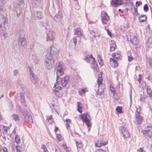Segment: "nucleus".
<instances>
[{"mask_svg": "<svg viewBox=\"0 0 152 152\" xmlns=\"http://www.w3.org/2000/svg\"><path fill=\"white\" fill-rule=\"evenodd\" d=\"M75 34L77 36L74 37L73 39L74 47H80L81 43V37L82 34L81 29L79 28H76L75 30Z\"/></svg>", "mask_w": 152, "mask_h": 152, "instance_id": "obj_1", "label": "nucleus"}, {"mask_svg": "<svg viewBox=\"0 0 152 152\" xmlns=\"http://www.w3.org/2000/svg\"><path fill=\"white\" fill-rule=\"evenodd\" d=\"M54 61L52 56L47 55L45 59L44 64L45 67L49 70H50L53 66Z\"/></svg>", "mask_w": 152, "mask_h": 152, "instance_id": "obj_2", "label": "nucleus"}, {"mask_svg": "<svg viewBox=\"0 0 152 152\" xmlns=\"http://www.w3.org/2000/svg\"><path fill=\"white\" fill-rule=\"evenodd\" d=\"M55 70L56 71V84L58 83V77L64 75V66L60 63H56V64Z\"/></svg>", "mask_w": 152, "mask_h": 152, "instance_id": "obj_3", "label": "nucleus"}, {"mask_svg": "<svg viewBox=\"0 0 152 152\" xmlns=\"http://www.w3.org/2000/svg\"><path fill=\"white\" fill-rule=\"evenodd\" d=\"M29 109L28 108L21 109V112L25 121L31 123L33 122L31 116L28 112Z\"/></svg>", "mask_w": 152, "mask_h": 152, "instance_id": "obj_4", "label": "nucleus"}, {"mask_svg": "<svg viewBox=\"0 0 152 152\" xmlns=\"http://www.w3.org/2000/svg\"><path fill=\"white\" fill-rule=\"evenodd\" d=\"M18 41H14L13 42V45L14 47L15 48L21 47V46L25 47L26 45V41L25 38L22 36L19 35Z\"/></svg>", "mask_w": 152, "mask_h": 152, "instance_id": "obj_5", "label": "nucleus"}, {"mask_svg": "<svg viewBox=\"0 0 152 152\" xmlns=\"http://www.w3.org/2000/svg\"><path fill=\"white\" fill-rule=\"evenodd\" d=\"M41 8L39 7H34L33 11L31 12V16L35 19L40 20L42 18V13L40 10Z\"/></svg>", "mask_w": 152, "mask_h": 152, "instance_id": "obj_6", "label": "nucleus"}, {"mask_svg": "<svg viewBox=\"0 0 152 152\" xmlns=\"http://www.w3.org/2000/svg\"><path fill=\"white\" fill-rule=\"evenodd\" d=\"M137 37V35L130 33L127 37V39L130 41L133 45H135L139 43Z\"/></svg>", "mask_w": 152, "mask_h": 152, "instance_id": "obj_7", "label": "nucleus"}, {"mask_svg": "<svg viewBox=\"0 0 152 152\" xmlns=\"http://www.w3.org/2000/svg\"><path fill=\"white\" fill-rule=\"evenodd\" d=\"M88 116H89V115L87 113H85L80 115L83 122L86 123L88 127H90L91 124L90 120L88 118Z\"/></svg>", "mask_w": 152, "mask_h": 152, "instance_id": "obj_8", "label": "nucleus"}, {"mask_svg": "<svg viewBox=\"0 0 152 152\" xmlns=\"http://www.w3.org/2000/svg\"><path fill=\"white\" fill-rule=\"evenodd\" d=\"M147 128H148L147 130H144L142 132L146 138H150L152 137V127L147 126Z\"/></svg>", "mask_w": 152, "mask_h": 152, "instance_id": "obj_9", "label": "nucleus"}, {"mask_svg": "<svg viewBox=\"0 0 152 152\" xmlns=\"http://www.w3.org/2000/svg\"><path fill=\"white\" fill-rule=\"evenodd\" d=\"M102 21L103 24H107L109 20V17L107 14L105 12H102L101 14Z\"/></svg>", "mask_w": 152, "mask_h": 152, "instance_id": "obj_10", "label": "nucleus"}, {"mask_svg": "<svg viewBox=\"0 0 152 152\" xmlns=\"http://www.w3.org/2000/svg\"><path fill=\"white\" fill-rule=\"evenodd\" d=\"M59 85V84L58 82V84H54V87L56 88L55 90H53V93L58 97H60L62 95V93L59 91V90H61V87L60 86H58L56 88V85Z\"/></svg>", "mask_w": 152, "mask_h": 152, "instance_id": "obj_11", "label": "nucleus"}, {"mask_svg": "<svg viewBox=\"0 0 152 152\" xmlns=\"http://www.w3.org/2000/svg\"><path fill=\"white\" fill-rule=\"evenodd\" d=\"M8 22L7 18L4 15H0V28L4 27L5 24Z\"/></svg>", "mask_w": 152, "mask_h": 152, "instance_id": "obj_12", "label": "nucleus"}, {"mask_svg": "<svg viewBox=\"0 0 152 152\" xmlns=\"http://www.w3.org/2000/svg\"><path fill=\"white\" fill-rule=\"evenodd\" d=\"M29 69L30 78L31 82L34 83H36L38 81V78L37 76L34 74L33 72L31 71V68L29 67Z\"/></svg>", "mask_w": 152, "mask_h": 152, "instance_id": "obj_13", "label": "nucleus"}, {"mask_svg": "<svg viewBox=\"0 0 152 152\" xmlns=\"http://www.w3.org/2000/svg\"><path fill=\"white\" fill-rule=\"evenodd\" d=\"M47 41H51L55 39V33L52 30H49L47 33Z\"/></svg>", "mask_w": 152, "mask_h": 152, "instance_id": "obj_14", "label": "nucleus"}, {"mask_svg": "<svg viewBox=\"0 0 152 152\" xmlns=\"http://www.w3.org/2000/svg\"><path fill=\"white\" fill-rule=\"evenodd\" d=\"M69 79V76H65L63 79L61 78H59L58 79H60L61 81V84L63 87H65L66 86L68 83Z\"/></svg>", "mask_w": 152, "mask_h": 152, "instance_id": "obj_15", "label": "nucleus"}, {"mask_svg": "<svg viewBox=\"0 0 152 152\" xmlns=\"http://www.w3.org/2000/svg\"><path fill=\"white\" fill-rule=\"evenodd\" d=\"M102 86L103 85L100 86V87H99L98 86L97 87L95 86V90L97 94L101 95L103 94L104 88Z\"/></svg>", "mask_w": 152, "mask_h": 152, "instance_id": "obj_16", "label": "nucleus"}, {"mask_svg": "<svg viewBox=\"0 0 152 152\" xmlns=\"http://www.w3.org/2000/svg\"><path fill=\"white\" fill-rule=\"evenodd\" d=\"M123 3V0H111L110 1L111 5L115 7L122 4Z\"/></svg>", "mask_w": 152, "mask_h": 152, "instance_id": "obj_17", "label": "nucleus"}, {"mask_svg": "<svg viewBox=\"0 0 152 152\" xmlns=\"http://www.w3.org/2000/svg\"><path fill=\"white\" fill-rule=\"evenodd\" d=\"M123 136L124 137H128L129 136V133L127 129L124 126H123L121 129Z\"/></svg>", "mask_w": 152, "mask_h": 152, "instance_id": "obj_18", "label": "nucleus"}, {"mask_svg": "<svg viewBox=\"0 0 152 152\" xmlns=\"http://www.w3.org/2000/svg\"><path fill=\"white\" fill-rule=\"evenodd\" d=\"M63 17L62 12L59 11L54 17V19L56 22L60 21L61 20Z\"/></svg>", "mask_w": 152, "mask_h": 152, "instance_id": "obj_19", "label": "nucleus"}, {"mask_svg": "<svg viewBox=\"0 0 152 152\" xmlns=\"http://www.w3.org/2000/svg\"><path fill=\"white\" fill-rule=\"evenodd\" d=\"M48 50L50 51V53L47 55H50L51 56L57 55L59 52L57 48H48Z\"/></svg>", "mask_w": 152, "mask_h": 152, "instance_id": "obj_20", "label": "nucleus"}, {"mask_svg": "<svg viewBox=\"0 0 152 152\" xmlns=\"http://www.w3.org/2000/svg\"><path fill=\"white\" fill-rule=\"evenodd\" d=\"M107 142H105L102 140H98L97 142L95 143V146L96 147H101L105 145Z\"/></svg>", "mask_w": 152, "mask_h": 152, "instance_id": "obj_21", "label": "nucleus"}, {"mask_svg": "<svg viewBox=\"0 0 152 152\" xmlns=\"http://www.w3.org/2000/svg\"><path fill=\"white\" fill-rule=\"evenodd\" d=\"M110 64L111 66L114 68L117 67L118 66L117 61L115 59L112 58H110Z\"/></svg>", "mask_w": 152, "mask_h": 152, "instance_id": "obj_22", "label": "nucleus"}, {"mask_svg": "<svg viewBox=\"0 0 152 152\" xmlns=\"http://www.w3.org/2000/svg\"><path fill=\"white\" fill-rule=\"evenodd\" d=\"M15 15V13L16 15V16L17 17H19L20 15L21 12V9L20 8L17 7L15 9V10L14 11Z\"/></svg>", "mask_w": 152, "mask_h": 152, "instance_id": "obj_23", "label": "nucleus"}, {"mask_svg": "<svg viewBox=\"0 0 152 152\" xmlns=\"http://www.w3.org/2000/svg\"><path fill=\"white\" fill-rule=\"evenodd\" d=\"M89 58H92V61L94 63V62L95 61V59L93 57L92 55L91 54L87 55V56L86 57V58H84V60L87 62H90V59H89Z\"/></svg>", "mask_w": 152, "mask_h": 152, "instance_id": "obj_24", "label": "nucleus"}, {"mask_svg": "<svg viewBox=\"0 0 152 152\" xmlns=\"http://www.w3.org/2000/svg\"><path fill=\"white\" fill-rule=\"evenodd\" d=\"M20 101L21 104L24 106L26 107V105L25 103V100L24 95L23 94H21L20 96Z\"/></svg>", "mask_w": 152, "mask_h": 152, "instance_id": "obj_25", "label": "nucleus"}, {"mask_svg": "<svg viewBox=\"0 0 152 152\" xmlns=\"http://www.w3.org/2000/svg\"><path fill=\"white\" fill-rule=\"evenodd\" d=\"M147 17L145 15H141L138 18V20L140 22H143L147 19Z\"/></svg>", "mask_w": 152, "mask_h": 152, "instance_id": "obj_26", "label": "nucleus"}, {"mask_svg": "<svg viewBox=\"0 0 152 152\" xmlns=\"http://www.w3.org/2000/svg\"><path fill=\"white\" fill-rule=\"evenodd\" d=\"M77 110L80 113H82L83 110V104L82 103L79 102H78L77 103Z\"/></svg>", "mask_w": 152, "mask_h": 152, "instance_id": "obj_27", "label": "nucleus"}, {"mask_svg": "<svg viewBox=\"0 0 152 152\" xmlns=\"http://www.w3.org/2000/svg\"><path fill=\"white\" fill-rule=\"evenodd\" d=\"M136 121L138 124H139L142 121V118L139 114H136Z\"/></svg>", "mask_w": 152, "mask_h": 152, "instance_id": "obj_28", "label": "nucleus"}, {"mask_svg": "<svg viewBox=\"0 0 152 152\" xmlns=\"http://www.w3.org/2000/svg\"><path fill=\"white\" fill-rule=\"evenodd\" d=\"M146 91L147 94L149 95V96L152 95V90L149 86H148L146 88Z\"/></svg>", "mask_w": 152, "mask_h": 152, "instance_id": "obj_29", "label": "nucleus"}, {"mask_svg": "<svg viewBox=\"0 0 152 152\" xmlns=\"http://www.w3.org/2000/svg\"><path fill=\"white\" fill-rule=\"evenodd\" d=\"M148 48H152V37L148 39V41L147 43Z\"/></svg>", "mask_w": 152, "mask_h": 152, "instance_id": "obj_30", "label": "nucleus"}, {"mask_svg": "<svg viewBox=\"0 0 152 152\" xmlns=\"http://www.w3.org/2000/svg\"><path fill=\"white\" fill-rule=\"evenodd\" d=\"M32 58L34 60V63L37 64H38L39 61V58L35 55L33 56Z\"/></svg>", "mask_w": 152, "mask_h": 152, "instance_id": "obj_31", "label": "nucleus"}, {"mask_svg": "<svg viewBox=\"0 0 152 152\" xmlns=\"http://www.w3.org/2000/svg\"><path fill=\"white\" fill-rule=\"evenodd\" d=\"M95 30L96 29H94V30H92L91 31H90V37L92 39L95 37L96 36L95 35L96 33H95Z\"/></svg>", "mask_w": 152, "mask_h": 152, "instance_id": "obj_32", "label": "nucleus"}, {"mask_svg": "<svg viewBox=\"0 0 152 152\" xmlns=\"http://www.w3.org/2000/svg\"><path fill=\"white\" fill-rule=\"evenodd\" d=\"M102 79L101 77H99L98 78V80L97 81V83L98 84V86L100 87V86L103 85L102 83Z\"/></svg>", "mask_w": 152, "mask_h": 152, "instance_id": "obj_33", "label": "nucleus"}, {"mask_svg": "<svg viewBox=\"0 0 152 152\" xmlns=\"http://www.w3.org/2000/svg\"><path fill=\"white\" fill-rule=\"evenodd\" d=\"M5 0H0V13L3 11V7Z\"/></svg>", "mask_w": 152, "mask_h": 152, "instance_id": "obj_34", "label": "nucleus"}, {"mask_svg": "<svg viewBox=\"0 0 152 152\" xmlns=\"http://www.w3.org/2000/svg\"><path fill=\"white\" fill-rule=\"evenodd\" d=\"M12 118L15 121H19V118L18 115L16 114H13L12 115Z\"/></svg>", "mask_w": 152, "mask_h": 152, "instance_id": "obj_35", "label": "nucleus"}, {"mask_svg": "<svg viewBox=\"0 0 152 152\" xmlns=\"http://www.w3.org/2000/svg\"><path fill=\"white\" fill-rule=\"evenodd\" d=\"M116 45L115 42L113 41H111L110 43V48H116Z\"/></svg>", "mask_w": 152, "mask_h": 152, "instance_id": "obj_36", "label": "nucleus"}, {"mask_svg": "<svg viewBox=\"0 0 152 152\" xmlns=\"http://www.w3.org/2000/svg\"><path fill=\"white\" fill-rule=\"evenodd\" d=\"M42 149H43V152H48L46 146L44 145H42L41 147Z\"/></svg>", "mask_w": 152, "mask_h": 152, "instance_id": "obj_37", "label": "nucleus"}, {"mask_svg": "<svg viewBox=\"0 0 152 152\" xmlns=\"http://www.w3.org/2000/svg\"><path fill=\"white\" fill-rule=\"evenodd\" d=\"M65 121L66 122V123L67 124L66 127L67 128H68V127H69V124L71 122V120L69 119H66Z\"/></svg>", "mask_w": 152, "mask_h": 152, "instance_id": "obj_38", "label": "nucleus"}, {"mask_svg": "<svg viewBox=\"0 0 152 152\" xmlns=\"http://www.w3.org/2000/svg\"><path fill=\"white\" fill-rule=\"evenodd\" d=\"M116 110L118 113H121L122 112V107H117L116 108Z\"/></svg>", "mask_w": 152, "mask_h": 152, "instance_id": "obj_39", "label": "nucleus"}, {"mask_svg": "<svg viewBox=\"0 0 152 152\" xmlns=\"http://www.w3.org/2000/svg\"><path fill=\"white\" fill-rule=\"evenodd\" d=\"M56 138L58 141H60L62 140V137L60 134H57L56 135Z\"/></svg>", "mask_w": 152, "mask_h": 152, "instance_id": "obj_40", "label": "nucleus"}, {"mask_svg": "<svg viewBox=\"0 0 152 152\" xmlns=\"http://www.w3.org/2000/svg\"><path fill=\"white\" fill-rule=\"evenodd\" d=\"M86 92L85 89H81V90L79 91L78 93L80 95H82L85 93Z\"/></svg>", "mask_w": 152, "mask_h": 152, "instance_id": "obj_41", "label": "nucleus"}, {"mask_svg": "<svg viewBox=\"0 0 152 152\" xmlns=\"http://www.w3.org/2000/svg\"><path fill=\"white\" fill-rule=\"evenodd\" d=\"M15 140L16 142L17 143H18L20 142V139L19 137L18 136H15Z\"/></svg>", "mask_w": 152, "mask_h": 152, "instance_id": "obj_42", "label": "nucleus"}, {"mask_svg": "<svg viewBox=\"0 0 152 152\" xmlns=\"http://www.w3.org/2000/svg\"><path fill=\"white\" fill-rule=\"evenodd\" d=\"M143 9L144 11L147 12L148 10V5L147 4H145L143 7Z\"/></svg>", "mask_w": 152, "mask_h": 152, "instance_id": "obj_43", "label": "nucleus"}, {"mask_svg": "<svg viewBox=\"0 0 152 152\" xmlns=\"http://www.w3.org/2000/svg\"><path fill=\"white\" fill-rule=\"evenodd\" d=\"M7 150L6 148H2L0 150V152H7Z\"/></svg>", "mask_w": 152, "mask_h": 152, "instance_id": "obj_44", "label": "nucleus"}, {"mask_svg": "<svg viewBox=\"0 0 152 152\" xmlns=\"http://www.w3.org/2000/svg\"><path fill=\"white\" fill-rule=\"evenodd\" d=\"M80 8L78 2H76L75 4V8L77 10H78L80 9Z\"/></svg>", "mask_w": 152, "mask_h": 152, "instance_id": "obj_45", "label": "nucleus"}, {"mask_svg": "<svg viewBox=\"0 0 152 152\" xmlns=\"http://www.w3.org/2000/svg\"><path fill=\"white\" fill-rule=\"evenodd\" d=\"M142 4V2L141 1H137L136 2V6L137 7H138L140 6Z\"/></svg>", "mask_w": 152, "mask_h": 152, "instance_id": "obj_46", "label": "nucleus"}, {"mask_svg": "<svg viewBox=\"0 0 152 152\" xmlns=\"http://www.w3.org/2000/svg\"><path fill=\"white\" fill-rule=\"evenodd\" d=\"M43 25L45 27L46 29H48V22H45L43 23Z\"/></svg>", "mask_w": 152, "mask_h": 152, "instance_id": "obj_47", "label": "nucleus"}, {"mask_svg": "<svg viewBox=\"0 0 152 152\" xmlns=\"http://www.w3.org/2000/svg\"><path fill=\"white\" fill-rule=\"evenodd\" d=\"M76 145L77 147H80L81 146V145L80 142H78L76 141Z\"/></svg>", "mask_w": 152, "mask_h": 152, "instance_id": "obj_48", "label": "nucleus"}, {"mask_svg": "<svg viewBox=\"0 0 152 152\" xmlns=\"http://www.w3.org/2000/svg\"><path fill=\"white\" fill-rule=\"evenodd\" d=\"M110 91L113 94L115 93V91L113 87H110Z\"/></svg>", "mask_w": 152, "mask_h": 152, "instance_id": "obj_49", "label": "nucleus"}, {"mask_svg": "<svg viewBox=\"0 0 152 152\" xmlns=\"http://www.w3.org/2000/svg\"><path fill=\"white\" fill-rule=\"evenodd\" d=\"M55 152H61V150L58 147L56 148Z\"/></svg>", "mask_w": 152, "mask_h": 152, "instance_id": "obj_50", "label": "nucleus"}, {"mask_svg": "<svg viewBox=\"0 0 152 152\" xmlns=\"http://www.w3.org/2000/svg\"><path fill=\"white\" fill-rule=\"evenodd\" d=\"M140 109L139 108H138L137 109L136 112V114H138L140 115Z\"/></svg>", "mask_w": 152, "mask_h": 152, "instance_id": "obj_51", "label": "nucleus"}, {"mask_svg": "<svg viewBox=\"0 0 152 152\" xmlns=\"http://www.w3.org/2000/svg\"><path fill=\"white\" fill-rule=\"evenodd\" d=\"M7 34L6 33H4L3 34H2V37H4V39H5V38L7 37Z\"/></svg>", "mask_w": 152, "mask_h": 152, "instance_id": "obj_52", "label": "nucleus"}, {"mask_svg": "<svg viewBox=\"0 0 152 152\" xmlns=\"http://www.w3.org/2000/svg\"><path fill=\"white\" fill-rule=\"evenodd\" d=\"M102 59H100L99 60H98L99 64H100L101 66L103 65V63H102Z\"/></svg>", "mask_w": 152, "mask_h": 152, "instance_id": "obj_53", "label": "nucleus"}, {"mask_svg": "<svg viewBox=\"0 0 152 152\" xmlns=\"http://www.w3.org/2000/svg\"><path fill=\"white\" fill-rule=\"evenodd\" d=\"M62 147H63L64 149V150H65L68 147L66 146V144H65L64 143L63 144Z\"/></svg>", "mask_w": 152, "mask_h": 152, "instance_id": "obj_54", "label": "nucleus"}, {"mask_svg": "<svg viewBox=\"0 0 152 152\" xmlns=\"http://www.w3.org/2000/svg\"><path fill=\"white\" fill-rule=\"evenodd\" d=\"M121 55L120 53H117L116 57H115V59H118L120 58Z\"/></svg>", "mask_w": 152, "mask_h": 152, "instance_id": "obj_55", "label": "nucleus"}, {"mask_svg": "<svg viewBox=\"0 0 152 152\" xmlns=\"http://www.w3.org/2000/svg\"><path fill=\"white\" fill-rule=\"evenodd\" d=\"M52 119L53 120V119L52 118V116L51 115H50L49 118H47V120L48 121L50 120H51Z\"/></svg>", "mask_w": 152, "mask_h": 152, "instance_id": "obj_56", "label": "nucleus"}, {"mask_svg": "<svg viewBox=\"0 0 152 152\" xmlns=\"http://www.w3.org/2000/svg\"><path fill=\"white\" fill-rule=\"evenodd\" d=\"M13 72L14 75H16L18 73V71L17 70H14Z\"/></svg>", "mask_w": 152, "mask_h": 152, "instance_id": "obj_57", "label": "nucleus"}, {"mask_svg": "<svg viewBox=\"0 0 152 152\" xmlns=\"http://www.w3.org/2000/svg\"><path fill=\"white\" fill-rule=\"evenodd\" d=\"M107 34L108 35H109L110 37L111 36V32L109 31V30L107 29Z\"/></svg>", "mask_w": 152, "mask_h": 152, "instance_id": "obj_58", "label": "nucleus"}, {"mask_svg": "<svg viewBox=\"0 0 152 152\" xmlns=\"http://www.w3.org/2000/svg\"><path fill=\"white\" fill-rule=\"evenodd\" d=\"M117 53H113L112 55V56L113 58H115V57H116Z\"/></svg>", "mask_w": 152, "mask_h": 152, "instance_id": "obj_59", "label": "nucleus"}, {"mask_svg": "<svg viewBox=\"0 0 152 152\" xmlns=\"http://www.w3.org/2000/svg\"><path fill=\"white\" fill-rule=\"evenodd\" d=\"M70 149L69 147H67L65 150L66 151V152H69Z\"/></svg>", "mask_w": 152, "mask_h": 152, "instance_id": "obj_60", "label": "nucleus"}, {"mask_svg": "<svg viewBox=\"0 0 152 152\" xmlns=\"http://www.w3.org/2000/svg\"><path fill=\"white\" fill-rule=\"evenodd\" d=\"M137 151H140L139 152H143V149L142 148H140L139 149H137Z\"/></svg>", "mask_w": 152, "mask_h": 152, "instance_id": "obj_61", "label": "nucleus"}, {"mask_svg": "<svg viewBox=\"0 0 152 152\" xmlns=\"http://www.w3.org/2000/svg\"><path fill=\"white\" fill-rule=\"evenodd\" d=\"M145 100V98L143 97H142L140 99V101H144Z\"/></svg>", "mask_w": 152, "mask_h": 152, "instance_id": "obj_62", "label": "nucleus"}, {"mask_svg": "<svg viewBox=\"0 0 152 152\" xmlns=\"http://www.w3.org/2000/svg\"><path fill=\"white\" fill-rule=\"evenodd\" d=\"M55 128L54 130V132L55 133H56L58 131V128L56 125H55Z\"/></svg>", "mask_w": 152, "mask_h": 152, "instance_id": "obj_63", "label": "nucleus"}, {"mask_svg": "<svg viewBox=\"0 0 152 152\" xmlns=\"http://www.w3.org/2000/svg\"><path fill=\"white\" fill-rule=\"evenodd\" d=\"M148 61H149V64L151 65V63H152V60L150 59H149L148 60Z\"/></svg>", "mask_w": 152, "mask_h": 152, "instance_id": "obj_64", "label": "nucleus"}]
</instances>
